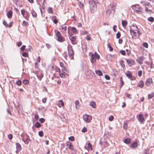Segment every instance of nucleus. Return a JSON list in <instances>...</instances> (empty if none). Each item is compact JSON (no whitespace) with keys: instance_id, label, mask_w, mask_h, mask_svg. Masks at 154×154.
<instances>
[{"instance_id":"57","label":"nucleus","mask_w":154,"mask_h":154,"mask_svg":"<svg viewBox=\"0 0 154 154\" xmlns=\"http://www.w3.org/2000/svg\"><path fill=\"white\" fill-rule=\"evenodd\" d=\"M8 137L9 140H11L13 138V135L11 134H9L8 136Z\"/></svg>"},{"instance_id":"5","label":"nucleus","mask_w":154,"mask_h":154,"mask_svg":"<svg viewBox=\"0 0 154 154\" xmlns=\"http://www.w3.org/2000/svg\"><path fill=\"white\" fill-rule=\"evenodd\" d=\"M85 75L90 78L94 77L95 75L94 73L90 69H87L85 72Z\"/></svg>"},{"instance_id":"12","label":"nucleus","mask_w":154,"mask_h":154,"mask_svg":"<svg viewBox=\"0 0 154 154\" xmlns=\"http://www.w3.org/2000/svg\"><path fill=\"white\" fill-rule=\"evenodd\" d=\"M23 141L25 143V144H28L29 143V142L30 141L29 139V136L28 135H26V138L25 139L24 138H22Z\"/></svg>"},{"instance_id":"39","label":"nucleus","mask_w":154,"mask_h":154,"mask_svg":"<svg viewBox=\"0 0 154 154\" xmlns=\"http://www.w3.org/2000/svg\"><path fill=\"white\" fill-rule=\"evenodd\" d=\"M88 148L90 149L91 150H92V145L89 142H88Z\"/></svg>"},{"instance_id":"29","label":"nucleus","mask_w":154,"mask_h":154,"mask_svg":"<svg viewBox=\"0 0 154 154\" xmlns=\"http://www.w3.org/2000/svg\"><path fill=\"white\" fill-rule=\"evenodd\" d=\"M119 63L121 66L124 69L125 68V65L124 63V61L121 60L119 61Z\"/></svg>"},{"instance_id":"15","label":"nucleus","mask_w":154,"mask_h":154,"mask_svg":"<svg viewBox=\"0 0 154 154\" xmlns=\"http://www.w3.org/2000/svg\"><path fill=\"white\" fill-rule=\"evenodd\" d=\"M137 143L136 141H134L131 143L130 147L132 148H135L137 147Z\"/></svg>"},{"instance_id":"18","label":"nucleus","mask_w":154,"mask_h":154,"mask_svg":"<svg viewBox=\"0 0 154 154\" xmlns=\"http://www.w3.org/2000/svg\"><path fill=\"white\" fill-rule=\"evenodd\" d=\"M144 83L143 81H140L138 83L137 85V87H140V88H143L144 86Z\"/></svg>"},{"instance_id":"56","label":"nucleus","mask_w":154,"mask_h":154,"mask_svg":"<svg viewBox=\"0 0 154 154\" xmlns=\"http://www.w3.org/2000/svg\"><path fill=\"white\" fill-rule=\"evenodd\" d=\"M39 121H40L41 123H43L45 122V119L43 118H40L39 119Z\"/></svg>"},{"instance_id":"50","label":"nucleus","mask_w":154,"mask_h":154,"mask_svg":"<svg viewBox=\"0 0 154 154\" xmlns=\"http://www.w3.org/2000/svg\"><path fill=\"white\" fill-rule=\"evenodd\" d=\"M3 24L6 27H8V24L5 20L3 21Z\"/></svg>"},{"instance_id":"59","label":"nucleus","mask_w":154,"mask_h":154,"mask_svg":"<svg viewBox=\"0 0 154 154\" xmlns=\"http://www.w3.org/2000/svg\"><path fill=\"white\" fill-rule=\"evenodd\" d=\"M114 119V117L113 116H110L109 118V120L110 121H112Z\"/></svg>"},{"instance_id":"45","label":"nucleus","mask_w":154,"mask_h":154,"mask_svg":"<svg viewBox=\"0 0 154 154\" xmlns=\"http://www.w3.org/2000/svg\"><path fill=\"white\" fill-rule=\"evenodd\" d=\"M121 36V34L120 32L119 31L116 34V38H119Z\"/></svg>"},{"instance_id":"40","label":"nucleus","mask_w":154,"mask_h":154,"mask_svg":"<svg viewBox=\"0 0 154 154\" xmlns=\"http://www.w3.org/2000/svg\"><path fill=\"white\" fill-rule=\"evenodd\" d=\"M16 84L19 86L21 85L22 84V82L21 80L20 79H18V81H17L16 82Z\"/></svg>"},{"instance_id":"14","label":"nucleus","mask_w":154,"mask_h":154,"mask_svg":"<svg viewBox=\"0 0 154 154\" xmlns=\"http://www.w3.org/2000/svg\"><path fill=\"white\" fill-rule=\"evenodd\" d=\"M89 105L94 109L96 108V103L95 101H92L90 102L89 103Z\"/></svg>"},{"instance_id":"6","label":"nucleus","mask_w":154,"mask_h":154,"mask_svg":"<svg viewBox=\"0 0 154 154\" xmlns=\"http://www.w3.org/2000/svg\"><path fill=\"white\" fill-rule=\"evenodd\" d=\"M125 60L128 65L130 67L135 64V61L133 59H126Z\"/></svg>"},{"instance_id":"37","label":"nucleus","mask_w":154,"mask_h":154,"mask_svg":"<svg viewBox=\"0 0 154 154\" xmlns=\"http://www.w3.org/2000/svg\"><path fill=\"white\" fill-rule=\"evenodd\" d=\"M109 145V143L106 141H105L103 142V146L105 147H106Z\"/></svg>"},{"instance_id":"24","label":"nucleus","mask_w":154,"mask_h":154,"mask_svg":"<svg viewBox=\"0 0 154 154\" xmlns=\"http://www.w3.org/2000/svg\"><path fill=\"white\" fill-rule=\"evenodd\" d=\"M95 72L96 74L99 76L103 75V73L100 70H96Z\"/></svg>"},{"instance_id":"61","label":"nucleus","mask_w":154,"mask_h":154,"mask_svg":"<svg viewBox=\"0 0 154 154\" xmlns=\"http://www.w3.org/2000/svg\"><path fill=\"white\" fill-rule=\"evenodd\" d=\"M60 73V76L61 78H64L65 77V75L64 73Z\"/></svg>"},{"instance_id":"46","label":"nucleus","mask_w":154,"mask_h":154,"mask_svg":"<svg viewBox=\"0 0 154 154\" xmlns=\"http://www.w3.org/2000/svg\"><path fill=\"white\" fill-rule=\"evenodd\" d=\"M23 24L24 26H28L29 25V23H28V22L25 21H23Z\"/></svg>"},{"instance_id":"44","label":"nucleus","mask_w":154,"mask_h":154,"mask_svg":"<svg viewBox=\"0 0 154 154\" xmlns=\"http://www.w3.org/2000/svg\"><path fill=\"white\" fill-rule=\"evenodd\" d=\"M22 55L25 57H28V54L27 52H23L22 54Z\"/></svg>"},{"instance_id":"11","label":"nucleus","mask_w":154,"mask_h":154,"mask_svg":"<svg viewBox=\"0 0 154 154\" xmlns=\"http://www.w3.org/2000/svg\"><path fill=\"white\" fill-rule=\"evenodd\" d=\"M137 5H134V7H135L137 8V9H136V10L137 13V14H142V12L141 10H143L142 8V7H136V6H137Z\"/></svg>"},{"instance_id":"41","label":"nucleus","mask_w":154,"mask_h":154,"mask_svg":"<svg viewBox=\"0 0 154 154\" xmlns=\"http://www.w3.org/2000/svg\"><path fill=\"white\" fill-rule=\"evenodd\" d=\"M147 20L149 22H152L154 21V18L153 17H150L148 18Z\"/></svg>"},{"instance_id":"7","label":"nucleus","mask_w":154,"mask_h":154,"mask_svg":"<svg viewBox=\"0 0 154 154\" xmlns=\"http://www.w3.org/2000/svg\"><path fill=\"white\" fill-rule=\"evenodd\" d=\"M137 118L138 120L140 122H142L144 121V118L142 114H139L138 115H137Z\"/></svg>"},{"instance_id":"21","label":"nucleus","mask_w":154,"mask_h":154,"mask_svg":"<svg viewBox=\"0 0 154 154\" xmlns=\"http://www.w3.org/2000/svg\"><path fill=\"white\" fill-rule=\"evenodd\" d=\"M127 21L125 20H122V26L124 28L126 27L127 24Z\"/></svg>"},{"instance_id":"20","label":"nucleus","mask_w":154,"mask_h":154,"mask_svg":"<svg viewBox=\"0 0 154 154\" xmlns=\"http://www.w3.org/2000/svg\"><path fill=\"white\" fill-rule=\"evenodd\" d=\"M12 11H10L7 13V15L8 18H10L12 17Z\"/></svg>"},{"instance_id":"63","label":"nucleus","mask_w":154,"mask_h":154,"mask_svg":"<svg viewBox=\"0 0 154 154\" xmlns=\"http://www.w3.org/2000/svg\"><path fill=\"white\" fill-rule=\"evenodd\" d=\"M142 71L140 70L138 71V75L139 77L141 76L142 75Z\"/></svg>"},{"instance_id":"60","label":"nucleus","mask_w":154,"mask_h":154,"mask_svg":"<svg viewBox=\"0 0 154 154\" xmlns=\"http://www.w3.org/2000/svg\"><path fill=\"white\" fill-rule=\"evenodd\" d=\"M31 49H32V47L30 45H29L28 46V48L26 49V50L28 51H31Z\"/></svg>"},{"instance_id":"42","label":"nucleus","mask_w":154,"mask_h":154,"mask_svg":"<svg viewBox=\"0 0 154 154\" xmlns=\"http://www.w3.org/2000/svg\"><path fill=\"white\" fill-rule=\"evenodd\" d=\"M21 14H22L23 17H24L26 11H25L24 9H23L21 10Z\"/></svg>"},{"instance_id":"27","label":"nucleus","mask_w":154,"mask_h":154,"mask_svg":"<svg viewBox=\"0 0 154 154\" xmlns=\"http://www.w3.org/2000/svg\"><path fill=\"white\" fill-rule=\"evenodd\" d=\"M56 18L57 17L56 16H53L52 19V20H53L54 23L56 24L58 23V20Z\"/></svg>"},{"instance_id":"4","label":"nucleus","mask_w":154,"mask_h":154,"mask_svg":"<svg viewBox=\"0 0 154 154\" xmlns=\"http://www.w3.org/2000/svg\"><path fill=\"white\" fill-rule=\"evenodd\" d=\"M92 119V116L90 115L85 114L83 116V120L86 122L89 123Z\"/></svg>"},{"instance_id":"19","label":"nucleus","mask_w":154,"mask_h":154,"mask_svg":"<svg viewBox=\"0 0 154 154\" xmlns=\"http://www.w3.org/2000/svg\"><path fill=\"white\" fill-rule=\"evenodd\" d=\"M125 75L129 79H130L132 76V74L130 71H127V72L125 73Z\"/></svg>"},{"instance_id":"26","label":"nucleus","mask_w":154,"mask_h":154,"mask_svg":"<svg viewBox=\"0 0 154 154\" xmlns=\"http://www.w3.org/2000/svg\"><path fill=\"white\" fill-rule=\"evenodd\" d=\"M76 35L72 36L71 38L69 37V38L70 39V40L72 44H74L73 42L76 40Z\"/></svg>"},{"instance_id":"34","label":"nucleus","mask_w":154,"mask_h":154,"mask_svg":"<svg viewBox=\"0 0 154 154\" xmlns=\"http://www.w3.org/2000/svg\"><path fill=\"white\" fill-rule=\"evenodd\" d=\"M154 97V92L148 95V98L149 99H151Z\"/></svg>"},{"instance_id":"36","label":"nucleus","mask_w":154,"mask_h":154,"mask_svg":"<svg viewBox=\"0 0 154 154\" xmlns=\"http://www.w3.org/2000/svg\"><path fill=\"white\" fill-rule=\"evenodd\" d=\"M39 111H40V110L41 111H42V113H44L45 112L46 109L43 107H42L41 108H39L38 109Z\"/></svg>"},{"instance_id":"43","label":"nucleus","mask_w":154,"mask_h":154,"mask_svg":"<svg viewBox=\"0 0 154 154\" xmlns=\"http://www.w3.org/2000/svg\"><path fill=\"white\" fill-rule=\"evenodd\" d=\"M38 134L39 136L41 137H42L44 136V133L42 131H39Z\"/></svg>"},{"instance_id":"51","label":"nucleus","mask_w":154,"mask_h":154,"mask_svg":"<svg viewBox=\"0 0 154 154\" xmlns=\"http://www.w3.org/2000/svg\"><path fill=\"white\" fill-rule=\"evenodd\" d=\"M144 5L145 6L147 5L148 6H150V7H152V6L150 3L147 2H145L144 3Z\"/></svg>"},{"instance_id":"3","label":"nucleus","mask_w":154,"mask_h":154,"mask_svg":"<svg viewBox=\"0 0 154 154\" xmlns=\"http://www.w3.org/2000/svg\"><path fill=\"white\" fill-rule=\"evenodd\" d=\"M69 45L68 46V49L69 53V56L71 59H73V51L72 49V47L71 45Z\"/></svg>"},{"instance_id":"31","label":"nucleus","mask_w":154,"mask_h":154,"mask_svg":"<svg viewBox=\"0 0 154 154\" xmlns=\"http://www.w3.org/2000/svg\"><path fill=\"white\" fill-rule=\"evenodd\" d=\"M31 13L33 17H37V14L35 11L33 9H32V11Z\"/></svg>"},{"instance_id":"2","label":"nucleus","mask_w":154,"mask_h":154,"mask_svg":"<svg viewBox=\"0 0 154 154\" xmlns=\"http://www.w3.org/2000/svg\"><path fill=\"white\" fill-rule=\"evenodd\" d=\"M56 35L57 38V40L59 42H62L65 41V38L62 36L61 34L60 31H57Z\"/></svg>"},{"instance_id":"22","label":"nucleus","mask_w":154,"mask_h":154,"mask_svg":"<svg viewBox=\"0 0 154 154\" xmlns=\"http://www.w3.org/2000/svg\"><path fill=\"white\" fill-rule=\"evenodd\" d=\"M25 15H26L24 17L27 20H28L30 16V14L29 13L28 11H26Z\"/></svg>"},{"instance_id":"1","label":"nucleus","mask_w":154,"mask_h":154,"mask_svg":"<svg viewBox=\"0 0 154 154\" xmlns=\"http://www.w3.org/2000/svg\"><path fill=\"white\" fill-rule=\"evenodd\" d=\"M90 54H91L90 60L92 63L95 62L96 61V59L99 60L100 59V56L96 52H94V54H92L91 52H90L89 55H90Z\"/></svg>"},{"instance_id":"25","label":"nucleus","mask_w":154,"mask_h":154,"mask_svg":"<svg viewBox=\"0 0 154 154\" xmlns=\"http://www.w3.org/2000/svg\"><path fill=\"white\" fill-rule=\"evenodd\" d=\"M16 149L21 150L22 148L20 144L18 143H16Z\"/></svg>"},{"instance_id":"33","label":"nucleus","mask_w":154,"mask_h":154,"mask_svg":"<svg viewBox=\"0 0 154 154\" xmlns=\"http://www.w3.org/2000/svg\"><path fill=\"white\" fill-rule=\"evenodd\" d=\"M107 46L108 48H109V51H112L113 50V48L111 46L110 44L108 43L107 45Z\"/></svg>"},{"instance_id":"9","label":"nucleus","mask_w":154,"mask_h":154,"mask_svg":"<svg viewBox=\"0 0 154 154\" xmlns=\"http://www.w3.org/2000/svg\"><path fill=\"white\" fill-rule=\"evenodd\" d=\"M144 58L143 56H141L138 58L137 60V61L140 64L143 63V62L144 60Z\"/></svg>"},{"instance_id":"55","label":"nucleus","mask_w":154,"mask_h":154,"mask_svg":"<svg viewBox=\"0 0 154 154\" xmlns=\"http://www.w3.org/2000/svg\"><path fill=\"white\" fill-rule=\"evenodd\" d=\"M87 128L84 127L82 129V131L83 133H85L87 131Z\"/></svg>"},{"instance_id":"13","label":"nucleus","mask_w":154,"mask_h":154,"mask_svg":"<svg viewBox=\"0 0 154 154\" xmlns=\"http://www.w3.org/2000/svg\"><path fill=\"white\" fill-rule=\"evenodd\" d=\"M90 9L92 13H94V12L96 11L97 9V4L94 5H92V8H91V7L90 6Z\"/></svg>"},{"instance_id":"32","label":"nucleus","mask_w":154,"mask_h":154,"mask_svg":"<svg viewBox=\"0 0 154 154\" xmlns=\"http://www.w3.org/2000/svg\"><path fill=\"white\" fill-rule=\"evenodd\" d=\"M23 83L25 85H29V81L28 79H25L23 80Z\"/></svg>"},{"instance_id":"28","label":"nucleus","mask_w":154,"mask_h":154,"mask_svg":"<svg viewBox=\"0 0 154 154\" xmlns=\"http://www.w3.org/2000/svg\"><path fill=\"white\" fill-rule=\"evenodd\" d=\"M71 30L74 34H76L77 33V30L75 27H72L71 28Z\"/></svg>"},{"instance_id":"58","label":"nucleus","mask_w":154,"mask_h":154,"mask_svg":"<svg viewBox=\"0 0 154 154\" xmlns=\"http://www.w3.org/2000/svg\"><path fill=\"white\" fill-rule=\"evenodd\" d=\"M112 12V10L111 9H108L106 11V13L107 14L110 15V14Z\"/></svg>"},{"instance_id":"53","label":"nucleus","mask_w":154,"mask_h":154,"mask_svg":"<svg viewBox=\"0 0 154 154\" xmlns=\"http://www.w3.org/2000/svg\"><path fill=\"white\" fill-rule=\"evenodd\" d=\"M26 47V46L25 45H23L20 48V50L22 51H24Z\"/></svg>"},{"instance_id":"49","label":"nucleus","mask_w":154,"mask_h":154,"mask_svg":"<svg viewBox=\"0 0 154 154\" xmlns=\"http://www.w3.org/2000/svg\"><path fill=\"white\" fill-rule=\"evenodd\" d=\"M143 46L146 48H147L148 47V44L147 42H144L143 44Z\"/></svg>"},{"instance_id":"30","label":"nucleus","mask_w":154,"mask_h":154,"mask_svg":"<svg viewBox=\"0 0 154 154\" xmlns=\"http://www.w3.org/2000/svg\"><path fill=\"white\" fill-rule=\"evenodd\" d=\"M35 126L36 128H39L41 127V125L39 122H37L35 123Z\"/></svg>"},{"instance_id":"38","label":"nucleus","mask_w":154,"mask_h":154,"mask_svg":"<svg viewBox=\"0 0 154 154\" xmlns=\"http://www.w3.org/2000/svg\"><path fill=\"white\" fill-rule=\"evenodd\" d=\"M130 32L131 35L133 34V35L134 36H136V32H135L132 29L131 27V30H130Z\"/></svg>"},{"instance_id":"62","label":"nucleus","mask_w":154,"mask_h":154,"mask_svg":"<svg viewBox=\"0 0 154 154\" xmlns=\"http://www.w3.org/2000/svg\"><path fill=\"white\" fill-rule=\"evenodd\" d=\"M105 79L107 80H109L110 79V78L109 75H106L105 76Z\"/></svg>"},{"instance_id":"48","label":"nucleus","mask_w":154,"mask_h":154,"mask_svg":"<svg viewBox=\"0 0 154 154\" xmlns=\"http://www.w3.org/2000/svg\"><path fill=\"white\" fill-rule=\"evenodd\" d=\"M114 56V55H111V54H108L106 56V58L107 60H108V57H113Z\"/></svg>"},{"instance_id":"47","label":"nucleus","mask_w":154,"mask_h":154,"mask_svg":"<svg viewBox=\"0 0 154 154\" xmlns=\"http://www.w3.org/2000/svg\"><path fill=\"white\" fill-rule=\"evenodd\" d=\"M89 3L90 5V6H91V5H94V0H89Z\"/></svg>"},{"instance_id":"17","label":"nucleus","mask_w":154,"mask_h":154,"mask_svg":"<svg viewBox=\"0 0 154 154\" xmlns=\"http://www.w3.org/2000/svg\"><path fill=\"white\" fill-rule=\"evenodd\" d=\"M131 138H128L124 140V142L127 144H129L131 142Z\"/></svg>"},{"instance_id":"35","label":"nucleus","mask_w":154,"mask_h":154,"mask_svg":"<svg viewBox=\"0 0 154 154\" xmlns=\"http://www.w3.org/2000/svg\"><path fill=\"white\" fill-rule=\"evenodd\" d=\"M48 13L49 14H53L54 12L52 8L50 7L48 8Z\"/></svg>"},{"instance_id":"16","label":"nucleus","mask_w":154,"mask_h":154,"mask_svg":"<svg viewBox=\"0 0 154 154\" xmlns=\"http://www.w3.org/2000/svg\"><path fill=\"white\" fill-rule=\"evenodd\" d=\"M75 108L76 109H79L80 107V104L79 101L78 100H76L75 101Z\"/></svg>"},{"instance_id":"8","label":"nucleus","mask_w":154,"mask_h":154,"mask_svg":"<svg viewBox=\"0 0 154 154\" xmlns=\"http://www.w3.org/2000/svg\"><path fill=\"white\" fill-rule=\"evenodd\" d=\"M152 83V79L151 78H149L147 79L146 81L145 82V84L147 86H150L151 84Z\"/></svg>"},{"instance_id":"23","label":"nucleus","mask_w":154,"mask_h":154,"mask_svg":"<svg viewBox=\"0 0 154 154\" xmlns=\"http://www.w3.org/2000/svg\"><path fill=\"white\" fill-rule=\"evenodd\" d=\"M36 76L39 80L40 81H41L42 80V79L44 75L43 73L41 72L40 73V75H38L36 74Z\"/></svg>"},{"instance_id":"52","label":"nucleus","mask_w":154,"mask_h":154,"mask_svg":"<svg viewBox=\"0 0 154 154\" xmlns=\"http://www.w3.org/2000/svg\"><path fill=\"white\" fill-rule=\"evenodd\" d=\"M69 140L73 141L75 140V138L73 136H72L69 137Z\"/></svg>"},{"instance_id":"10","label":"nucleus","mask_w":154,"mask_h":154,"mask_svg":"<svg viewBox=\"0 0 154 154\" xmlns=\"http://www.w3.org/2000/svg\"><path fill=\"white\" fill-rule=\"evenodd\" d=\"M66 145L67 146H69V149L75 151V150H74L73 146L72 145L70 141H68L67 142Z\"/></svg>"},{"instance_id":"54","label":"nucleus","mask_w":154,"mask_h":154,"mask_svg":"<svg viewBox=\"0 0 154 154\" xmlns=\"http://www.w3.org/2000/svg\"><path fill=\"white\" fill-rule=\"evenodd\" d=\"M120 53L121 54L123 55H125L126 54V52L125 51L122 50L120 51Z\"/></svg>"},{"instance_id":"64","label":"nucleus","mask_w":154,"mask_h":154,"mask_svg":"<svg viewBox=\"0 0 154 154\" xmlns=\"http://www.w3.org/2000/svg\"><path fill=\"white\" fill-rule=\"evenodd\" d=\"M61 69L63 73H65L66 71H67L66 69L65 66L63 67Z\"/></svg>"}]
</instances>
